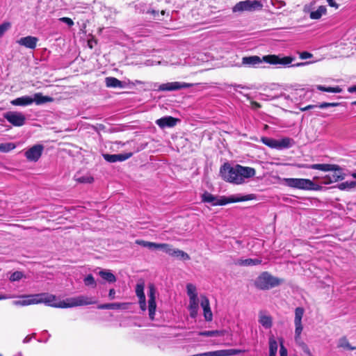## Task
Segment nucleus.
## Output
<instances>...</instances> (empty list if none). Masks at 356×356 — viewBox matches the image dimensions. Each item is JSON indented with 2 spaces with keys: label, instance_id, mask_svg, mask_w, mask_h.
Segmentation results:
<instances>
[{
  "label": "nucleus",
  "instance_id": "57",
  "mask_svg": "<svg viewBox=\"0 0 356 356\" xmlns=\"http://www.w3.org/2000/svg\"><path fill=\"white\" fill-rule=\"evenodd\" d=\"M131 84L133 86L141 85V84H144V82L139 81V80H136L134 82H131Z\"/></svg>",
  "mask_w": 356,
  "mask_h": 356
},
{
  "label": "nucleus",
  "instance_id": "11",
  "mask_svg": "<svg viewBox=\"0 0 356 356\" xmlns=\"http://www.w3.org/2000/svg\"><path fill=\"white\" fill-rule=\"evenodd\" d=\"M193 86L192 83H188L185 82H169L166 83H162L159 86L158 90L160 91H175L179 90L181 89L189 88Z\"/></svg>",
  "mask_w": 356,
  "mask_h": 356
},
{
  "label": "nucleus",
  "instance_id": "31",
  "mask_svg": "<svg viewBox=\"0 0 356 356\" xmlns=\"http://www.w3.org/2000/svg\"><path fill=\"white\" fill-rule=\"evenodd\" d=\"M189 310L190 315L192 318H195L197 314L198 311V299L189 300Z\"/></svg>",
  "mask_w": 356,
  "mask_h": 356
},
{
  "label": "nucleus",
  "instance_id": "27",
  "mask_svg": "<svg viewBox=\"0 0 356 356\" xmlns=\"http://www.w3.org/2000/svg\"><path fill=\"white\" fill-rule=\"evenodd\" d=\"M170 255L182 260H189L191 259L190 256L186 252L179 249L172 248Z\"/></svg>",
  "mask_w": 356,
  "mask_h": 356
},
{
  "label": "nucleus",
  "instance_id": "4",
  "mask_svg": "<svg viewBox=\"0 0 356 356\" xmlns=\"http://www.w3.org/2000/svg\"><path fill=\"white\" fill-rule=\"evenodd\" d=\"M307 168L318 170L324 172H331L322 178L321 184L327 185L332 183L343 180L345 178V174L341 167L335 164L317 163L307 165Z\"/></svg>",
  "mask_w": 356,
  "mask_h": 356
},
{
  "label": "nucleus",
  "instance_id": "49",
  "mask_svg": "<svg viewBox=\"0 0 356 356\" xmlns=\"http://www.w3.org/2000/svg\"><path fill=\"white\" fill-rule=\"evenodd\" d=\"M140 307L143 311L146 309V300L145 298L139 300Z\"/></svg>",
  "mask_w": 356,
  "mask_h": 356
},
{
  "label": "nucleus",
  "instance_id": "43",
  "mask_svg": "<svg viewBox=\"0 0 356 356\" xmlns=\"http://www.w3.org/2000/svg\"><path fill=\"white\" fill-rule=\"evenodd\" d=\"M84 284L86 286H91L93 288L96 287V282L95 278L91 274L88 275L83 280Z\"/></svg>",
  "mask_w": 356,
  "mask_h": 356
},
{
  "label": "nucleus",
  "instance_id": "29",
  "mask_svg": "<svg viewBox=\"0 0 356 356\" xmlns=\"http://www.w3.org/2000/svg\"><path fill=\"white\" fill-rule=\"evenodd\" d=\"M278 348L277 342L273 336L269 338V356H276Z\"/></svg>",
  "mask_w": 356,
  "mask_h": 356
},
{
  "label": "nucleus",
  "instance_id": "17",
  "mask_svg": "<svg viewBox=\"0 0 356 356\" xmlns=\"http://www.w3.org/2000/svg\"><path fill=\"white\" fill-rule=\"evenodd\" d=\"M241 353H242V351L238 349H226L209 352V356H233L240 354Z\"/></svg>",
  "mask_w": 356,
  "mask_h": 356
},
{
  "label": "nucleus",
  "instance_id": "48",
  "mask_svg": "<svg viewBox=\"0 0 356 356\" xmlns=\"http://www.w3.org/2000/svg\"><path fill=\"white\" fill-rule=\"evenodd\" d=\"M312 56L313 55L308 51H302L299 53V57L301 59H307L312 58Z\"/></svg>",
  "mask_w": 356,
  "mask_h": 356
},
{
  "label": "nucleus",
  "instance_id": "6",
  "mask_svg": "<svg viewBox=\"0 0 356 356\" xmlns=\"http://www.w3.org/2000/svg\"><path fill=\"white\" fill-rule=\"evenodd\" d=\"M284 282L282 279L272 275L267 271L261 273L254 280L256 288L263 291L270 290Z\"/></svg>",
  "mask_w": 356,
  "mask_h": 356
},
{
  "label": "nucleus",
  "instance_id": "44",
  "mask_svg": "<svg viewBox=\"0 0 356 356\" xmlns=\"http://www.w3.org/2000/svg\"><path fill=\"white\" fill-rule=\"evenodd\" d=\"M136 293L139 298V300L145 298L144 293V286L142 284H137L136 288Z\"/></svg>",
  "mask_w": 356,
  "mask_h": 356
},
{
  "label": "nucleus",
  "instance_id": "42",
  "mask_svg": "<svg viewBox=\"0 0 356 356\" xmlns=\"http://www.w3.org/2000/svg\"><path fill=\"white\" fill-rule=\"evenodd\" d=\"M356 186V181H345L343 183H341L339 185V188L340 190H346V189H350Z\"/></svg>",
  "mask_w": 356,
  "mask_h": 356
},
{
  "label": "nucleus",
  "instance_id": "23",
  "mask_svg": "<svg viewBox=\"0 0 356 356\" xmlns=\"http://www.w3.org/2000/svg\"><path fill=\"white\" fill-rule=\"evenodd\" d=\"M128 303H107L100 305L97 307L98 309H127V305Z\"/></svg>",
  "mask_w": 356,
  "mask_h": 356
},
{
  "label": "nucleus",
  "instance_id": "56",
  "mask_svg": "<svg viewBox=\"0 0 356 356\" xmlns=\"http://www.w3.org/2000/svg\"><path fill=\"white\" fill-rule=\"evenodd\" d=\"M348 91L349 92H356V85L355 86H353L351 87H349L348 89Z\"/></svg>",
  "mask_w": 356,
  "mask_h": 356
},
{
  "label": "nucleus",
  "instance_id": "16",
  "mask_svg": "<svg viewBox=\"0 0 356 356\" xmlns=\"http://www.w3.org/2000/svg\"><path fill=\"white\" fill-rule=\"evenodd\" d=\"M178 119L172 116H165L156 121V124L161 128L173 127L176 125Z\"/></svg>",
  "mask_w": 356,
  "mask_h": 356
},
{
  "label": "nucleus",
  "instance_id": "64",
  "mask_svg": "<svg viewBox=\"0 0 356 356\" xmlns=\"http://www.w3.org/2000/svg\"><path fill=\"white\" fill-rule=\"evenodd\" d=\"M353 177L356 179V172L353 174Z\"/></svg>",
  "mask_w": 356,
  "mask_h": 356
},
{
  "label": "nucleus",
  "instance_id": "1",
  "mask_svg": "<svg viewBox=\"0 0 356 356\" xmlns=\"http://www.w3.org/2000/svg\"><path fill=\"white\" fill-rule=\"evenodd\" d=\"M21 300H14L15 306H28L31 305L44 303L47 306L56 308H68L78 306H84L96 304L97 301L92 297L79 296L69 298L65 300L58 301L56 296L47 293H42L32 295H24L19 296Z\"/></svg>",
  "mask_w": 356,
  "mask_h": 356
},
{
  "label": "nucleus",
  "instance_id": "52",
  "mask_svg": "<svg viewBox=\"0 0 356 356\" xmlns=\"http://www.w3.org/2000/svg\"><path fill=\"white\" fill-rule=\"evenodd\" d=\"M309 63H312V62H303V63H298L295 65H291L292 67H300V66H305L306 65H308Z\"/></svg>",
  "mask_w": 356,
  "mask_h": 356
},
{
  "label": "nucleus",
  "instance_id": "21",
  "mask_svg": "<svg viewBox=\"0 0 356 356\" xmlns=\"http://www.w3.org/2000/svg\"><path fill=\"white\" fill-rule=\"evenodd\" d=\"M295 144L293 139L285 137L280 140H277V149H282L291 147Z\"/></svg>",
  "mask_w": 356,
  "mask_h": 356
},
{
  "label": "nucleus",
  "instance_id": "36",
  "mask_svg": "<svg viewBox=\"0 0 356 356\" xmlns=\"http://www.w3.org/2000/svg\"><path fill=\"white\" fill-rule=\"evenodd\" d=\"M338 347L346 348L350 350H356V347L352 346L346 337H342L339 340Z\"/></svg>",
  "mask_w": 356,
  "mask_h": 356
},
{
  "label": "nucleus",
  "instance_id": "20",
  "mask_svg": "<svg viewBox=\"0 0 356 356\" xmlns=\"http://www.w3.org/2000/svg\"><path fill=\"white\" fill-rule=\"evenodd\" d=\"M10 103L13 106H24L31 105L33 103V100H32V97L30 96H22L12 100Z\"/></svg>",
  "mask_w": 356,
  "mask_h": 356
},
{
  "label": "nucleus",
  "instance_id": "13",
  "mask_svg": "<svg viewBox=\"0 0 356 356\" xmlns=\"http://www.w3.org/2000/svg\"><path fill=\"white\" fill-rule=\"evenodd\" d=\"M38 38L34 36L28 35L22 37L17 40V43L20 46L25 47L28 49H34L37 46Z\"/></svg>",
  "mask_w": 356,
  "mask_h": 356
},
{
  "label": "nucleus",
  "instance_id": "25",
  "mask_svg": "<svg viewBox=\"0 0 356 356\" xmlns=\"http://www.w3.org/2000/svg\"><path fill=\"white\" fill-rule=\"evenodd\" d=\"M259 323L265 328H270L272 327V318L270 316L266 315L263 312L259 313Z\"/></svg>",
  "mask_w": 356,
  "mask_h": 356
},
{
  "label": "nucleus",
  "instance_id": "40",
  "mask_svg": "<svg viewBox=\"0 0 356 356\" xmlns=\"http://www.w3.org/2000/svg\"><path fill=\"white\" fill-rule=\"evenodd\" d=\"M15 145L13 143H1L0 144V152H8L15 148Z\"/></svg>",
  "mask_w": 356,
  "mask_h": 356
},
{
  "label": "nucleus",
  "instance_id": "18",
  "mask_svg": "<svg viewBox=\"0 0 356 356\" xmlns=\"http://www.w3.org/2000/svg\"><path fill=\"white\" fill-rule=\"evenodd\" d=\"M105 83L108 88H123L125 87L126 83L124 81H121L117 78L109 76L105 79Z\"/></svg>",
  "mask_w": 356,
  "mask_h": 356
},
{
  "label": "nucleus",
  "instance_id": "14",
  "mask_svg": "<svg viewBox=\"0 0 356 356\" xmlns=\"http://www.w3.org/2000/svg\"><path fill=\"white\" fill-rule=\"evenodd\" d=\"M132 155L133 154L131 152L118 154H103V157L106 161L109 163H115L118 161H124L131 157Z\"/></svg>",
  "mask_w": 356,
  "mask_h": 356
},
{
  "label": "nucleus",
  "instance_id": "60",
  "mask_svg": "<svg viewBox=\"0 0 356 356\" xmlns=\"http://www.w3.org/2000/svg\"><path fill=\"white\" fill-rule=\"evenodd\" d=\"M234 87L236 88H248V87L245 86H242V85H234Z\"/></svg>",
  "mask_w": 356,
  "mask_h": 356
},
{
  "label": "nucleus",
  "instance_id": "32",
  "mask_svg": "<svg viewBox=\"0 0 356 356\" xmlns=\"http://www.w3.org/2000/svg\"><path fill=\"white\" fill-rule=\"evenodd\" d=\"M200 336L203 337H218V336H223L225 334L224 330H210V331H203L200 332L198 333Z\"/></svg>",
  "mask_w": 356,
  "mask_h": 356
},
{
  "label": "nucleus",
  "instance_id": "5",
  "mask_svg": "<svg viewBox=\"0 0 356 356\" xmlns=\"http://www.w3.org/2000/svg\"><path fill=\"white\" fill-rule=\"evenodd\" d=\"M255 199L254 194H248L245 195H237L225 196H216L209 192H204L202 195V201L203 202L211 203L213 206L225 205L228 203L248 201Z\"/></svg>",
  "mask_w": 356,
  "mask_h": 356
},
{
  "label": "nucleus",
  "instance_id": "59",
  "mask_svg": "<svg viewBox=\"0 0 356 356\" xmlns=\"http://www.w3.org/2000/svg\"><path fill=\"white\" fill-rule=\"evenodd\" d=\"M10 298V297H9V296L0 294V300H6V299H8V298Z\"/></svg>",
  "mask_w": 356,
  "mask_h": 356
},
{
  "label": "nucleus",
  "instance_id": "63",
  "mask_svg": "<svg viewBox=\"0 0 356 356\" xmlns=\"http://www.w3.org/2000/svg\"><path fill=\"white\" fill-rule=\"evenodd\" d=\"M151 13H152V14L157 13V12H156V11H155V10H152V11H151Z\"/></svg>",
  "mask_w": 356,
  "mask_h": 356
},
{
  "label": "nucleus",
  "instance_id": "33",
  "mask_svg": "<svg viewBox=\"0 0 356 356\" xmlns=\"http://www.w3.org/2000/svg\"><path fill=\"white\" fill-rule=\"evenodd\" d=\"M187 293L189 296V300H196L197 298V294L196 292V287L192 284H188L186 285Z\"/></svg>",
  "mask_w": 356,
  "mask_h": 356
},
{
  "label": "nucleus",
  "instance_id": "47",
  "mask_svg": "<svg viewBox=\"0 0 356 356\" xmlns=\"http://www.w3.org/2000/svg\"><path fill=\"white\" fill-rule=\"evenodd\" d=\"M59 21L67 24L70 27L74 25V22L72 19L66 17H63L59 19Z\"/></svg>",
  "mask_w": 356,
  "mask_h": 356
},
{
  "label": "nucleus",
  "instance_id": "10",
  "mask_svg": "<svg viewBox=\"0 0 356 356\" xmlns=\"http://www.w3.org/2000/svg\"><path fill=\"white\" fill-rule=\"evenodd\" d=\"M44 146L37 144L28 149L24 152V156L29 161L37 162L42 156Z\"/></svg>",
  "mask_w": 356,
  "mask_h": 356
},
{
  "label": "nucleus",
  "instance_id": "54",
  "mask_svg": "<svg viewBox=\"0 0 356 356\" xmlns=\"http://www.w3.org/2000/svg\"><path fill=\"white\" fill-rule=\"evenodd\" d=\"M35 334H33L32 336H26L24 340H23V343H29L31 338L35 336Z\"/></svg>",
  "mask_w": 356,
  "mask_h": 356
},
{
  "label": "nucleus",
  "instance_id": "3",
  "mask_svg": "<svg viewBox=\"0 0 356 356\" xmlns=\"http://www.w3.org/2000/svg\"><path fill=\"white\" fill-rule=\"evenodd\" d=\"M294 60L291 56L280 57L277 55H266L261 58L258 56H245L242 58V65L247 67H256L262 62H266L270 65H279L284 67L289 66Z\"/></svg>",
  "mask_w": 356,
  "mask_h": 356
},
{
  "label": "nucleus",
  "instance_id": "30",
  "mask_svg": "<svg viewBox=\"0 0 356 356\" xmlns=\"http://www.w3.org/2000/svg\"><path fill=\"white\" fill-rule=\"evenodd\" d=\"M326 8L324 6H319L316 10L310 13L309 17L313 19H320L323 15L325 14Z\"/></svg>",
  "mask_w": 356,
  "mask_h": 356
},
{
  "label": "nucleus",
  "instance_id": "2",
  "mask_svg": "<svg viewBox=\"0 0 356 356\" xmlns=\"http://www.w3.org/2000/svg\"><path fill=\"white\" fill-rule=\"evenodd\" d=\"M220 173L225 181L234 184H241L245 182V179L253 177L256 171L251 167L242 166L238 164L231 166L228 163H225L220 168Z\"/></svg>",
  "mask_w": 356,
  "mask_h": 356
},
{
  "label": "nucleus",
  "instance_id": "61",
  "mask_svg": "<svg viewBox=\"0 0 356 356\" xmlns=\"http://www.w3.org/2000/svg\"><path fill=\"white\" fill-rule=\"evenodd\" d=\"M281 97H283L285 99H290V97L289 95H282Z\"/></svg>",
  "mask_w": 356,
  "mask_h": 356
},
{
  "label": "nucleus",
  "instance_id": "35",
  "mask_svg": "<svg viewBox=\"0 0 356 356\" xmlns=\"http://www.w3.org/2000/svg\"><path fill=\"white\" fill-rule=\"evenodd\" d=\"M137 245L147 248L149 250H156V243L146 241L144 240L138 239L135 241Z\"/></svg>",
  "mask_w": 356,
  "mask_h": 356
},
{
  "label": "nucleus",
  "instance_id": "58",
  "mask_svg": "<svg viewBox=\"0 0 356 356\" xmlns=\"http://www.w3.org/2000/svg\"><path fill=\"white\" fill-rule=\"evenodd\" d=\"M192 356H209V352H207V353H204L194 355Z\"/></svg>",
  "mask_w": 356,
  "mask_h": 356
},
{
  "label": "nucleus",
  "instance_id": "39",
  "mask_svg": "<svg viewBox=\"0 0 356 356\" xmlns=\"http://www.w3.org/2000/svg\"><path fill=\"white\" fill-rule=\"evenodd\" d=\"M172 246L168 243H156V250H161L163 252L170 254Z\"/></svg>",
  "mask_w": 356,
  "mask_h": 356
},
{
  "label": "nucleus",
  "instance_id": "19",
  "mask_svg": "<svg viewBox=\"0 0 356 356\" xmlns=\"http://www.w3.org/2000/svg\"><path fill=\"white\" fill-rule=\"evenodd\" d=\"M305 310L302 307H296L295 309L294 325L295 328H303L302 325V318L303 317Z\"/></svg>",
  "mask_w": 356,
  "mask_h": 356
},
{
  "label": "nucleus",
  "instance_id": "9",
  "mask_svg": "<svg viewBox=\"0 0 356 356\" xmlns=\"http://www.w3.org/2000/svg\"><path fill=\"white\" fill-rule=\"evenodd\" d=\"M3 117L8 122L15 127H21L25 124L26 117L20 112L8 111L3 114Z\"/></svg>",
  "mask_w": 356,
  "mask_h": 356
},
{
  "label": "nucleus",
  "instance_id": "62",
  "mask_svg": "<svg viewBox=\"0 0 356 356\" xmlns=\"http://www.w3.org/2000/svg\"><path fill=\"white\" fill-rule=\"evenodd\" d=\"M300 111H307V106L300 108Z\"/></svg>",
  "mask_w": 356,
  "mask_h": 356
},
{
  "label": "nucleus",
  "instance_id": "46",
  "mask_svg": "<svg viewBox=\"0 0 356 356\" xmlns=\"http://www.w3.org/2000/svg\"><path fill=\"white\" fill-rule=\"evenodd\" d=\"M23 277V273L20 271H15L13 273L10 277L11 282L19 281Z\"/></svg>",
  "mask_w": 356,
  "mask_h": 356
},
{
  "label": "nucleus",
  "instance_id": "38",
  "mask_svg": "<svg viewBox=\"0 0 356 356\" xmlns=\"http://www.w3.org/2000/svg\"><path fill=\"white\" fill-rule=\"evenodd\" d=\"M75 180L79 183L90 184L94 181V179L90 175H83V176H81V177H79L78 175H75Z\"/></svg>",
  "mask_w": 356,
  "mask_h": 356
},
{
  "label": "nucleus",
  "instance_id": "34",
  "mask_svg": "<svg viewBox=\"0 0 356 356\" xmlns=\"http://www.w3.org/2000/svg\"><path fill=\"white\" fill-rule=\"evenodd\" d=\"M316 88L321 91L327 92L339 93L341 92V88L339 86L325 87L323 86L318 85L316 86Z\"/></svg>",
  "mask_w": 356,
  "mask_h": 356
},
{
  "label": "nucleus",
  "instance_id": "55",
  "mask_svg": "<svg viewBox=\"0 0 356 356\" xmlns=\"http://www.w3.org/2000/svg\"><path fill=\"white\" fill-rule=\"evenodd\" d=\"M251 104H252V107L254 108H261L260 104L257 102L252 101L251 102Z\"/></svg>",
  "mask_w": 356,
  "mask_h": 356
},
{
  "label": "nucleus",
  "instance_id": "37",
  "mask_svg": "<svg viewBox=\"0 0 356 356\" xmlns=\"http://www.w3.org/2000/svg\"><path fill=\"white\" fill-rule=\"evenodd\" d=\"M261 141L270 148L277 149V140L276 139L268 137H262L261 138Z\"/></svg>",
  "mask_w": 356,
  "mask_h": 356
},
{
  "label": "nucleus",
  "instance_id": "51",
  "mask_svg": "<svg viewBox=\"0 0 356 356\" xmlns=\"http://www.w3.org/2000/svg\"><path fill=\"white\" fill-rule=\"evenodd\" d=\"M115 291L114 289H111L109 290V293H108V297L111 300H113L115 298Z\"/></svg>",
  "mask_w": 356,
  "mask_h": 356
},
{
  "label": "nucleus",
  "instance_id": "22",
  "mask_svg": "<svg viewBox=\"0 0 356 356\" xmlns=\"http://www.w3.org/2000/svg\"><path fill=\"white\" fill-rule=\"evenodd\" d=\"M262 262L261 259H238L235 261V264L243 266H257L261 264Z\"/></svg>",
  "mask_w": 356,
  "mask_h": 356
},
{
  "label": "nucleus",
  "instance_id": "53",
  "mask_svg": "<svg viewBox=\"0 0 356 356\" xmlns=\"http://www.w3.org/2000/svg\"><path fill=\"white\" fill-rule=\"evenodd\" d=\"M327 2L328 3L329 6H330L332 7H336V8L338 7V6L336 3V2L334 1V0H327Z\"/></svg>",
  "mask_w": 356,
  "mask_h": 356
},
{
  "label": "nucleus",
  "instance_id": "28",
  "mask_svg": "<svg viewBox=\"0 0 356 356\" xmlns=\"http://www.w3.org/2000/svg\"><path fill=\"white\" fill-rule=\"evenodd\" d=\"M340 104H341V103H339V102H331V103L323 102V103L319 104L318 105H317V104L308 105V106H307V110L312 109V108H317V107L320 108H326L328 107H336V106H339Z\"/></svg>",
  "mask_w": 356,
  "mask_h": 356
},
{
  "label": "nucleus",
  "instance_id": "45",
  "mask_svg": "<svg viewBox=\"0 0 356 356\" xmlns=\"http://www.w3.org/2000/svg\"><path fill=\"white\" fill-rule=\"evenodd\" d=\"M10 27L11 24L8 22H6L0 24V38H1Z\"/></svg>",
  "mask_w": 356,
  "mask_h": 356
},
{
  "label": "nucleus",
  "instance_id": "15",
  "mask_svg": "<svg viewBox=\"0 0 356 356\" xmlns=\"http://www.w3.org/2000/svg\"><path fill=\"white\" fill-rule=\"evenodd\" d=\"M201 307L203 309L204 317L207 321H211L213 314L210 308L209 299L205 296H201Z\"/></svg>",
  "mask_w": 356,
  "mask_h": 356
},
{
  "label": "nucleus",
  "instance_id": "8",
  "mask_svg": "<svg viewBox=\"0 0 356 356\" xmlns=\"http://www.w3.org/2000/svg\"><path fill=\"white\" fill-rule=\"evenodd\" d=\"M262 4L257 0H245L239 1L232 8L234 13L254 11L262 8Z\"/></svg>",
  "mask_w": 356,
  "mask_h": 356
},
{
  "label": "nucleus",
  "instance_id": "24",
  "mask_svg": "<svg viewBox=\"0 0 356 356\" xmlns=\"http://www.w3.org/2000/svg\"><path fill=\"white\" fill-rule=\"evenodd\" d=\"M32 100L36 104L40 105L47 102H51L53 101V98L49 96H44L42 93L38 92L34 94L33 97H32Z\"/></svg>",
  "mask_w": 356,
  "mask_h": 356
},
{
  "label": "nucleus",
  "instance_id": "26",
  "mask_svg": "<svg viewBox=\"0 0 356 356\" xmlns=\"http://www.w3.org/2000/svg\"><path fill=\"white\" fill-rule=\"evenodd\" d=\"M99 275L102 279L107 281L109 283H114L116 282L115 276L110 271L106 270H102L99 272Z\"/></svg>",
  "mask_w": 356,
  "mask_h": 356
},
{
  "label": "nucleus",
  "instance_id": "50",
  "mask_svg": "<svg viewBox=\"0 0 356 356\" xmlns=\"http://www.w3.org/2000/svg\"><path fill=\"white\" fill-rule=\"evenodd\" d=\"M280 356H287V350L282 344L280 346Z\"/></svg>",
  "mask_w": 356,
  "mask_h": 356
},
{
  "label": "nucleus",
  "instance_id": "7",
  "mask_svg": "<svg viewBox=\"0 0 356 356\" xmlns=\"http://www.w3.org/2000/svg\"><path fill=\"white\" fill-rule=\"evenodd\" d=\"M283 181L286 186L291 188L311 191H319L321 189V186L308 179L284 178Z\"/></svg>",
  "mask_w": 356,
  "mask_h": 356
},
{
  "label": "nucleus",
  "instance_id": "12",
  "mask_svg": "<svg viewBox=\"0 0 356 356\" xmlns=\"http://www.w3.org/2000/svg\"><path fill=\"white\" fill-rule=\"evenodd\" d=\"M156 290L154 286L151 284L149 286V300H148V310H149V317L151 320L154 319L156 304V297H155Z\"/></svg>",
  "mask_w": 356,
  "mask_h": 356
},
{
  "label": "nucleus",
  "instance_id": "41",
  "mask_svg": "<svg viewBox=\"0 0 356 356\" xmlns=\"http://www.w3.org/2000/svg\"><path fill=\"white\" fill-rule=\"evenodd\" d=\"M303 328H300L298 330V328H295V341L297 344L301 346H305V343L301 339V333L302 332Z\"/></svg>",
  "mask_w": 356,
  "mask_h": 356
}]
</instances>
